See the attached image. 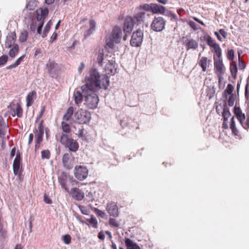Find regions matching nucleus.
Here are the masks:
<instances>
[{
    "label": "nucleus",
    "instance_id": "1",
    "mask_svg": "<svg viewBox=\"0 0 249 249\" xmlns=\"http://www.w3.org/2000/svg\"><path fill=\"white\" fill-rule=\"evenodd\" d=\"M85 80V84L81 87L85 98L84 105L89 109H95L99 101L95 92L101 89H107L109 85V79L106 74H100L96 69L92 68Z\"/></svg>",
    "mask_w": 249,
    "mask_h": 249
},
{
    "label": "nucleus",
    "instance_id": "2",
    "mask_svg": "<svg viewBox=\"0 0 249 249\" xmlns=\"http://www.w3.org/2000/svg\"><path fill=\"white\" fill-rule=\"evenodd\" d=\"M48 14L49 10L47 8H39L35 12H30L29 14V18L31 22L30 25L31 31L35 32L36 29L37 33L39 35H41L43 38L47 36L52 25L50 20L46 25L41 34L44 19Z\"/></svg>",
    "mask_w": 249,
    "mask_h": 249
},
{
    "label": "nucleus",
    "instance_id": "3",
    "mask_svg": "<svg viewBox=\"0 0 249 249\" xmlns=\"http://www.w3.org/2000/svg\"><path fill=\"white\" fill-rule=\"evenodd\" d=\"M56 139L62 144L73 152L76 151L79 147L78 143L73 139L70 138L68 135L63 133H57L55 135Z\"/></svg>",
    "mask_w": 249,
    "mask_h": 249
},
{
    "label": "nucleus",
    "instance_id": "4",
    "mask_svg": "<svg viewBox=\"0 0 249 249\" xmlns=\"http://www.w3.org/2000/svg\"><path fill=\"white\" fill-rule=\"evenodd\" d=\"M122 37V31L121 28L116 26L113 28L111 35L107 37L106 45L109 48L113 49L114 43H119Z\"/></svg>",
    "mask_w": 249,
    "mask_h": 249
},
{
    "label": "nucleus",
    "instance_id": "5",
    "mask_svg": "<svg viewBox=\"0 0 249 249\" xmlns=\"http://www.w3.org/2000/svg\"><path fill=\"white\" fill-rule=\"evenodd\" d=\"M166 20L162 17H155L150 25L151 29L156 32L163 31L165 29Z\"/></svg>",
    "mask_w": 249,
    "mask_h": 249
},
{
    "label": "nucleus",
    "instance_id": "6",
    "mask_svg": "<svg viewBox=\"0 0 249 249\" xmlns=\"http://www.w3.org/2000/svg\"><path fill=\"white\" fill-rule=\"evenodd\" d=\"M74 117L79 124H85L90 120L91 114L87 110L79 109L74 113Z\"/></svg>",
    "mask_w": 249,
    "mask_h": 249
},
{
    "label": "nucleus",
    "instance_id": "7",
    "mask_svg": "<svg viewBox=\"0 0 249 249\" xmlns=\"http://www.w3.org/2000/svg\"><path fill=\"white\" fill-rule=\"evenodd\" d=\"M233 112L242 126L245 129L249 128V117L246 120L245 114L242 113L239 107L236 106L234 107Z\"/></svg>",
    "mask_w": 249,
    "mask_h": 249
},
{
    "label": "nucleus",
    "instance_id": "8",
    "mask_svg": "<svg viewBox=\"0 0 249 249\" xmlns=\"http://www.w3.org/2000/svg\"><path fill=\"white\" fill-rule=\"evenodd\" d=\"M89 170L87 167L82 165H76L75 167L74 176L78 180H84L87 178Z\"/></svg>",
    "mask_w": 249,
    "mask_h": 249
},
{
    "label": "nucleus",
    "instance_id": "9",
    "mask_svg": "<svg viewBox=\"0 0 249 249\" xmlns=\"http://www.w3.org/2000/svg\"><path fill=\"white\" fill-rule=\"evenodd\" d=\"M142 39L143 32L141 30L138 29L133 33L130 44L133 47H138L142 44Z\"/></svg>",
    "mask_w": 249,
    "mask_h": 249
},
{
    "label": "nucleus",
    "instance_id": "10",
    "mask_svg": "<svg viewBox=\"0 0 249 249\" xmlns=\"http://www.w3.org/2000/svg\"><path fill=\"white\" fill-rule=\"evenodd\" d=\"M43 123V121L42 120L39 124L37 129H36L34 131L35 133V142L37 143H40L43 140L45 128Z\"/></svg>",
    "mask_w": 249,
    "mask_h": 249
},
{
    "label": "nucleus",
    "instance_id": "11",
    "mask_svg": "<svg viewBox=\"0 0 249 249\" xmlns=\"http://www.w3.org/2000/svg\"><path fill=\"white\" fill-rule=\"evenodd\" d=\"M115 64L114 58L112 57L110 60H108V62L105 67V70L107 74L114 75L116 73L117 69L115 67Z\"/></svg>",
    "mask_w": 249,
    "mask_h": 249
},
{
    "label": "nucleus",
    "instance_id": "12",
    "mask_svg": "<svg viewBox=\"0 0 249 249\" xmlns=\"http://www.w3.org/2000/svg\"><path fill=\"white\" fill-rule=\"evenodd\" d=\"M135 24L136 23L133 17L131 16L127 17L124 22V32L126 34H130L132 31Z\"/></svg>",
    "mask_w": 249,
    "mask_h": 249
},
{
    "label": "nucleus",
    "instance_id": "13",
    "mask_svg": "<svg viewBox=\"0 0 249 249\" xmlns=\"http://www.w3.org/2000/svg\"><path fill=\"white\" fill-rule=\"evenodd\" d=\"M46 67L48 72L52 77L57 76L58 73L57 64L54 62H49L46 64Z\"/></svg>",
    "mask_w": 249,
    "mask_h": 249
},
{
    "label": "nucleus",
    "instance_id": "14",
    "mask_svg": "<svg viewBox=\"0 0 249 249\" xmlns=\"http://www.w3.org/2000/svg\"><path fill=\"white\" fill-rule=\"evenodd\" d=\"M106 210L108 214L112 216L117 217L118 216V207L114 202H110L107 205Z\"/></svg>",
    "mask_w": 249,
    "mask_h": 249
},
{
    "label": "nucleus",
    "instance_id": "15",
    "mask_svg": "<svg viewBox=\"0 0 249 249\" xmlns=\"http://www.w3.org/2000/svg\"><path fill=\"white\" fill-rule=\"evenodd\" d=\"M63 166L67 169H70L72 167V157L71 153L65 154L62 158Z\"/></svg>",
    "mask_w": 249,
    "mask_h": 249
},
{
    "label": "nucleus",
    "instance_id": "16",
    "mask_svg": "<svg viewBox=\"0 0 249 249\" xmlns=\"http://www.w3.org/2000/svg\"><path fill=\"white\" fill-rule=\"evenodd\" d=\"M214 67L220 74L224 73L225 68L221 57H214Z\"/></svg>",
    "mask_w": 249,
    "mask_h": 249
},
{
    "label": "nucleus",
    "instance_id": "17",
    "mask_svg": "<svg viewBox=\"0 0 249 249\" xmlns=\"http://www.w3.org/2000/svg\"><path fill=\"white\" fill-rule=\"evenodd\" d=\"M16 37V35L15 32H11L8 34L5 42V47L7 48H10L14 45H16V44L15 43Z\"/></svg>",
    "mask_w": 249,
    "mask_h": 249
},
{
    "label": "nucleus",
    "instance_id": "18",
    "mask_svg": "<svg viewBox=\"0 0 249 249\" xmlns=\"http://www.w3.org/2000/svg\"><path fill=\"white\" fill-rule=\"evenodd\" d=\"M70 194L73 198L78 201L81 200L84 197V193L82 190L77 188H72L71 190Z\"/></svg>",
    "mask_w": 249,
    "mask_h": 249
},
{
    "label": "nucleus",
    "instance_id": "19",
    "mask_svg": "<svg viewBox=\"0 0 249 249\" xmlns=\"http://www.w3.org/2000/svg\"><path fill=\"white\" fill-rule=\"evenodd\" d=\"M109 59L108 55H105L103 50H100L97 53V61L100 66H103L105 61H108Z\"/></svg>",
    "mask_w": 249,
    "mask_h": 249
},
{
    "label": "nucleus",
    "instance_id": "20",
    "mask_svg": "<svg viewBox=\"0 0 249 249\" xmlns=\"http://www.w3.org/2000/svg\"><path fill=\"white\" fill-rule=\"evenodd\" d=\"M20 153L18 152L16 155V158L13 162V171L15 175H17L19 173L20 166Z\"/></svg>",
    "mask_w": 249,
    "mask_h": 249
},
{
    "label": "nucleus",
    "instance_id": "21",
    "mask_svg": "<svg viewBox=\"0 0 249 249\" xmlns=\"http://www.w3.org/2000/svg\"><path fill=\"white\" fill-rule=\"evenodd\" d=\"M68 179V175L65 172L61 173L58 177V181L61 186L66 192H69V189L66 185V181Z\"/></svg>",
    "mask_w": 249,
    "mask_h": 249
},
{
    "label": "nucleus",
    "instance_id": "22",
    "mask_svg": "<svg viewBox=\"0 0 249 249\" xmlns=\"http://www.w3.org/2000/svg\"><path fill=\"white\" fill-rule=\"evenodd\" d=\"M83 97L84 95L81 90V91L79 90H75L74 91L73 98L74 99L75 104L77 106H79V105L82 103Z\"/></svg>",
    "mask_w": 249,
    "mask_h": 249
},
{
    "label": "nucleus",
    "instance_id": "23",
    "mask_svg": "<svg viewBox=\"0 0 249 249\" xmlns=\"http://www.w3.org/2000/svg\"><path fill=\"white\" fill-rule=\"evenodd\" d=\"M184 44L187 50L192 49L196 50L198 47L197 42L193 39L187 38L184 41Z\"/></svg>",
    "mask_w": 249,
    "mask_h": 249
},
{
    "label": "nucleus",
    "instance_id": "24",
    "mask_svg": "<svg viewBox=\"0 0 249 249\" xmlns=\"http://www.w3.org/2000/svg\"><path fill=\"white\" fill-rule=\"evenodd\" d=\"M165 8L156 3H152V12L153 14H164L165 12Z\"/></svg>",
    "mask_w": 249,
    "mask_h": 249
},
{
    "label": "nucleus",
    "instance_id": "25",
    "mask_svg": "<svg viewBox=\"0 0 249 249\" xmlns=\"http://www.w3.org/2000/svg\"><path fill=\"white\" fill-rule=\"evenodd\" d=\"M145 12L143 11L136 13L134 18H133L134 19L135 23L139 25L143 22L145 18Z\"/></svg>",
    "mask_w": 249,
    "mask_h": 249
},
{
    "label": "nucleus",
    "instance_id": "26",
    "mask_svg": "<svg viewBox=\"0 0 249 249\" xmlns=\"http://www.w3.org/2000/svg\"><path fill=\"white\" fill-rule=\"evenodd\" d=\"M74 113V108L72 107H69L63 116V120L64 121H69L70 120Z\"/></svg>",
    "mask_w": 249,
    "mask_h": 249
},
{
    "label": "nucleus",
    "instance_id": "27",
    "mask_svg": "<svg viewBox=\"0 0 249 249\" xmlns=\"http://www.w3.org/2000/svg\"><path fill=\"white\" fill-rule=\"evenodd\" d=\"M96 28V23L93 19L89 20V29L84 33V36L87 37L90 36L95 31Z\"/></svg>",
    "mask_w": 249,
    "mask_h": 249
},
{
    "label": "nucleus",
    "instance_id": "28",
    "mask_svg": "<svg viewBox=\"0 0 249 249\" xmlns=\"http://www.w3.org/2000/svg\"><path fill=\"white\" fill-rule=\"evenodd\" d=\"M124 242L127 249H140V248L129 238H125Z\"/></svg>",
    "mask_w": 249,
    "mask_h": 249
},
{
    "label": "nucleus",
    "instance_id": "29",
    "mask_svg": "<svg viewBox=\"0 0 249 249\" xmlns=\"http://www.w3.org/2000/svg\"><path fill=\"white\" fill-rule=\"evenodd\" d=\"M36 92L35 91H33L30 92L28 94L26 98V106L29 107H30L32 104L33 103L34 100L36 98Z\"/></svg>",
    "mask_w": 249,
    "mask_h": 249
},
{
    "label": "nucleus",
    "instance_id": "30",
    "mask_svg": "<svg viewBox=\"0 0 249 249\" xmlns=\"http://www.w3.org/2000/svg\"><path fill=\"white\" fill-rule=\"evenodd\" d=\"M230 71L231 72V74L232 77L235 79L237 76V67L236 63L235 61H232L230 64Z\"/></svg>",
    "mask_w": 249,
    "mask_h": 249
},
{
    "label": "nucleus",
    "instance_id": "31",
    "mask_svg": "<svg viewBox=\"0 0 249 249\" xmlns=\"http://www.w3.org/2000/svg\"><path fill=\"white\" fill-rule=\"evenodd\" d=\"M230 129L231 130L232 132L234 135L237 136L239 134V131L235 126V118L233 116L230 121Z\"/></svg>",
    "mask_w": 249,
    "mask_h": 249
},
{
    "label": "nucleus",
    "instance_id": "32",
    "mask_svg": "<svg viewBox=\"0 0 249 249\" xmlns=\"http://www.w3.org/2000/svg\"><path fill=\"white\" fill-rule=\"evenodd\" d=\"M215 93V88L214 86H208L206 89L207 96L209 100L211 99L214 96Z\"/></svg>",
    "mask_w": 249,
    "mask_h": 249
},
{
    "label": "nucleus",
    "instance_id": "33",
    "mask_svg": "<svg viewBox=\"0 0 249 249\" xmlns=\"http://www.w3.org/2000/svg\"><path fill=\"white\" fill-rule=\"evenodd\" d=\"M9 52V56L12 58H14L18 52V44L14 45L11 48Z\"/></svg>",
    "mask_w": 249,
    "mask_h": 249
},
{
    "label": "nucleus",
    "instance_id": "34",
    "mask_svg": "<svg viewBox=\"0 0 249 249\" xmlns=\"http://www.w3.org/2000/svg\"><path fill=\"white\" fill-rule=\"evenodd\" d=\"M8 126L5 122L2 119L0 120V137H3L5 135V132Z\"/></svg>",
    "mask_w": 249,
    "mask_h": 249
},
{
    "label": "nucleus",
    "instance_id": "35",
    "mask_svg": "<svg viewBox=\"0 0 249 249\" xmlns=\"http://www.w3.org/2000/svg\"><path fill=\"white\" fill-rule=\"evenodd\" d=\"M66 121H62L61 122V127L64 132L66 133H70L71 131L69 124L66 122Z\"/></svg>",
    "mask_w": 249,
    "mask_h": 249
},
{
    "label": "nucleus",
    "instance_id": "36",
    "mask_svg": "<svg viewBox=\"0 0 249 249\" xmlns=\"http://www.w3.org/2000/svg\"><path fill=\"white\" fill-rule=\"evenodd\" d=\"M199 65L202 68L203 71H205L208 66L207 58L205 57H202L200 61Z\"/></svg>",
    "mask_w": 249,
    "mask_h": 249
},
{
    "label": "nucleus",
    "instance_id": "37",
    "mask_svg": "<svg viewBox=\"0 0 249 249\" xmlns=\"http://www.w3.org/2000/svg\"><path fill=\"white\" fill-rule=\"evenodd\" d=\"M213 48L214 53L216 54L217 57H221L222 55L221 49L219 45L217 43L212 46Z\"/></svg>",
    "mask_w": 249,
    "mask_h": 249
},
{
    "label": "nucleus",
    "instance_id": "38",
    "mask_svg": "<svg viewBox=\"0 0 249 249\" xmlns=\"http://www.w3.org/2000/svg\"><path fill=\"white\" fill-rule=\"evenodd\" d=\"M13 111L14 112V115H12L13 116L16 115L18 117H21L22 116V109L19 104H17L16 108L13 110Z\"/></svg>",
    "mask_w": 249,
    "mask_h": 249
},
{
    "label": "nucleus",
    "instance_id": "39",
    "mask_svg": "<svg viewBox=\"0 0 249 249\" xmlns=\"http://www.w3.org/2000/svg\"><path fill=\"white\" fill-rule=\"evenodd\" d=\"M37 6V1L36 0H30L26 4V8L29 10H34Z\"/></svg>",
    "mask_w": 249,
    "mask_h": 249
},
{
    "label": "nucleus",
    "instance_id": "40",
    "mask_svg": "<svg viewBox=\"0 0 249 249\" xmlns=\"http://www.w3.org/2000/svg\"><path fill=\"white\" fill-rule=\"evenodd\" d=\"M28 33L26 30L23 31L20 35L19 40L21 42H24L27 40Z\"/></svg>",
    "mask_w": 249,
    "mask_h": 249
},
{
    "label": "nucleus",
    "instance_id": "41",
    "mask_svg": "<svg viewBox=\"0 0 249 249\" xmlns=\"http://www.w3.org/2000/svg\"><path fill=\"white\" fill-rule=\"evenodd\" d=\"M61 240L64 244L69 245L71 243V238L69 234H65L62 236Z\"/></svg>",
    "mask_w": 249,
    "mask_h": 249
},
{
    "label": "nucleus",
    "instance_id": "42",
    "mask_svg": "<svg viewBox=\"0 0 249 249\" xmlns=\"http://www.w3.org/2000/svg\"><path fill=\"white\" fill-rule=\"evenodd\" d=\"M231 114L229 111V109L227 107H224L222 112V116L223 120H228V118L230 117Z\"/></svg>",
    "mask_w": 249,
    "mask_h": 249
},
{
    "label": "nucleus",
    "instance_id": "43",
    "mask_svg": "<svg viewBox=\"0 0 249 249\" xmlns=\"http://www.w3.org/2000/svg\"><path fill=\"white\" fill-rule=\"evenodd\" d=\"M205 39L206 40L207 44L210 46L212 47L216 43L212 39V38L209 35L204 37Z\"/></svg>",
    "mask_w": 249,
    "mask_h": 249
},
{
    "label": "nucleus",
    "instance_id": "44",
    "mask_svg": "<svg viewBox=\"0 0 249 249\" xmlns=\"http://www.w3.org/2000/svg\"><path fill=\"white\" fill-rule=\"evenodd\" d=\"M238 67L239 70H242L246 68V64L242 59L240 58V53H238Z\"/></svg>",
    "mask_w": 249,
    "mask_h": 249
},
{
    "label": "nucleus",
    "instance_id": "45",
    "mask_svg": "<svg viewBox=\"0 0 249 249\" xmlns=\"http://www.w3.org/2000/svg\"><path fill=\"white\" fill-rule=\"evenodd\" d=\"M8 59V57L7 55H3L0 57V67L4 66Z\"/></svg>",
    "mask_w": 249,
    "mask_h": 249
},
{
    "label": "nucleus",
    "instance_id": "46",
    "mask_svg": "<svg viewBox=\"0 0 249 249\" xmlns=\"http://www.w3.org/2000/svg\"><path fill=\"white\" fill-rule=\"evenodd\" d=\"M41 157L42 159H49L50 158V152L49 150H44L41 151Z\"/></svg>",
    "mask_w": 249,
    "mask_h": 249
},
{
    "label": "nucleus",
    "instance_id": "47",
    "mask_svg": "<svg viewBox=\"0 0 249 249\" xmlns=\"http://www.w3.org/2000/svg\"><path fill=\"white\" fill-rule=\"evenodd\" d=\"M86 221L92 225L93 228H97V221L95 218L91 217L90 219H87Z\"/></svg>",
    "mask_w": 249,
    "mask_h": 249
},
{
    "label": "nucleus",
    "instance_id": "48",
    "mask_svg": "<svg viewBox=\"0 0 249 249\" xmlns=\"http://www.w3.org/2000/svg\"><path fill=\"white\" fill-rule=\"evenodd\" d=\"M109 225L113 227H118L120 225L119 223L114 218H110L109 220Z\"/></svg>",
    "mask_w": 249,
    "mask_h": 249
},
{
    "label": "nucleus",
    "instance_id": "49",
    "mask_svg": "<svg viewBox=\"0 0 249 249\" xmlns=\"http://www.w3.org/2000/svg\"><path fill=\"white\" fill-rule=\"evenodd\" d=\"M227 58L230 60H233L234 57V50L231 49L229 50L227 55Z\"/></svg>",
    "mask_w": 249,
    "mask_h": 249
},
{
    "label": "nucleus",
    "instance_id": "50",
    "mask_svg": "<svg viewBox=\"0 0 249 249\" xmlns=\"http://www.w3.org/2000/svg\"><path fill=\"white\" fill-rule=\"evenodd\" d=\"M235 101V95L234 94L231 95L229 96L228 104L230 107H232Z\"/></svg>",
    "mask_w": 249,
    "mask_h": 249
},
{
    "label": "nucleus",
    "instance_id": "51",
    "mask_svg": "<svg viewBox=\"0 0 249 249\" xmlns=\"http://www.w3.org/2000/svg\"><path fill=\"white\" fill-rule=\"evenodd\" d=\"M188 24L190 27L195 31L198 30L200 29L199 26L193 21H190Z\"/></svg>",
    "mask_w": 249,
    "mask_h": 249
},
{
    "label": "nucleus",
    "instance_id": "52",
    "mask_svg": "<svg viewBox=\"0 0 249 249\" xmlns=\"http://www.w3.org/2000/svg\"><path fill=\"white\" fill-rule=\"evenodd\" d=\"M234 89V87L230 84H229L227 87V88L225 90V92H226L230 95H232V93Z\"/></svg>",
    "mask_w": 249,
    "mask_h": 249
},
{
    "label": "nucleus",
    "instance_id": "53",
    "mask_svg": "<svg viewBox=\"0 0 249 249\" xmlns=\"http://www.w3.org/2000/svg\"><path fill=\"white\" fill-rule=\"evenodd\" d=\"M79 209H80V211L82 214H85V215L89 214V210H88L86 209V208L85 207L82 206H80Z\"/></svg>",
    "mask_w": 249,
    "mask_h": 249
},
{
    "label": "nucleus",
    "instance_id": "54",
    "mask_svg": "<svg viewBox=\"0 0 249 249\" xmlns=\"http://www.w3.org/2000/svg\"><path fill=\"white\" fill-rule=\"evenodd\" d=\"M143 10L145 11H152V3L144 4L142 6Z\"/></svg>",
    "mask_w": 249,
    "mask_h": 249
},
{
    "label": "nucleus",
    "instance_id": "55",
    "mask_svg": "<svg viewBox=\"0 0 249 249\" xmlns=\"http://www.w3.org/2000/svg\"><path fill=\"white\" fill-rule=\"evenodd\" d=\"M96 213L97 214H98L102 218H104L106 216V213L100 210L96 209Z\"/></svg>",
    "mask_w": 249,
    "mask_h": 249
},
{
    "label": "nucleus",
    "instance_id": "56",
    "mask_svg": "<svg viewBox=\"0 0 249 249\" xmlns=\"http://www.w3.org/2000/svg\"><path fill=\"white\" fill-rule=\"evenodd\" d=\"M25 57V55H23L22 56L19 57L14 63V64L16 65V67H17L18 65H19L20 63L23 61V59Z\"/></svg>",
    "mask_w": 249,
    "mask_h": 249
},
{
    "label": "nucleus",
    "instance_id": "57",
    "mask_svg": "<svg viewBox=\"0 0 249 249\" xmlns=\"http://www.w3.org/2000/svg\"><path fill=\"white\" fill-rule=\"evenodd\" d=\"M219 34L223 36L224 38H226L227 36L228 33L224 29H220L219 30Z\"/></svg>",
    "mask_w": 249,
    "mask_h": 249
},
{
    "label": "nucleus",
    "instance_id": "58",
    "mask_svg": "<svg viewBox=\"0 0 249 249\" xmlns=\"http://www.w3.org/2000/svg\"><path fill=\"white\" fill-rule=\"evenodd\" d=\"M44 201L47 204H51L52 202V200L46 194L44 196Z\"/></svg>",
    "mask_w": 249,
    "mask_h": 249
},
{
    "label": "nucleus",
    "instance_id": "59",
    "mask_svg": "<svg viewBox=\"0 0 249 249\" xmlns=\"http://www.w3.org/2000/svg\"><path fill=\"white\" fill-rule=\"evenodd\" d=\"M45 111V107H42L40 111L39 114L36 118V121H38L42 116Z\"/></svg>",
    "mask_w": 249,
    "mask_h": 249
},
{
    "label": "nucleus",
    "instance_id": "60",
    "mask_svg": "<svg viewBox=\"0 0 249 249\" xmlns=\"http://www.w3.org/2000/svg\"><path fill=\"white\" fill-rule=\"evenodd\" d=\"M84 68H85V64H84V63H83V62L80 63V65L78 69V72L79 73H81L82 72V71H83V69H84Z\"/></svg>",
    "mask_w": 249,
    "mask_h": 249
},
{
    "label": "nucleus",
    "instance_id": "61",
    "mask_svg": "<svg viewBox=\"0 0 249 249\" xmlns=\"http://www.w3.org/2000/svg\"><path fill=\"white\" fill-rule=\"evenodd\" d=\"M167 15L170 16L172 19H177V16L175 14H173L170 11L168 12Z\"/></svg>",
    "mask_w": 249,
    "mask_h": 249
},
{
    "label": "nucleus",
    "instance_id": "62",
    "mask_svg": "<svg viewBox=\"0 0 249 249\" xmlns=\"http://www.w3.org/2000/svg\"><path fill=\"white\" fill-rule=\"evenodd\" d=\"M98 237L101 240H104L105 236L104 232L103 231H100L98 235Z\"/></svg>",
    "mask_w": 249,
    "mask_h": 249
},
{
    "label": "nucleus",
    "instance_id": "63",
    "mask_svg": "<svg viewBox=\"0 0 249 249\" xmlns=\"http://www.w3.org/2000/svg\"><path fill=\"white\" fill-rule=\"evenodd\" d=\"M214 35L216 36L217 39L219 41H222V37H221L220 35V34L219 32H214Z\"/></svg>",
    "mask_w": 249,
    "mask_h": 249
},
{
    "label": "nucleus",
    "instance_id": "64",
    "mask_svg": "<svg viewBox=\"0 0 249 249\" xmlns=\"http://www.w3.org/2000/svg\"><path fill=\"white\" fill-rule=\"evenodd\" d=\"M34 139V135L32 133L30 134L29 137L28 144L30 145L33 142Z\"/></svg>",
    "mask_w": 249,
    "mask_h": 249
}]
</instances>
